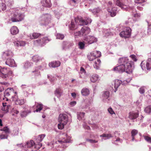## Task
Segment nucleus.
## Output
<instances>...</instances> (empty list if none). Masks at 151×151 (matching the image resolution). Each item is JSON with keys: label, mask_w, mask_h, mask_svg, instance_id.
I'll return each instance as SVG.
<instances>
[{"label": "nucleus", "mask_w": 151, "mask_h": 151, "mask_svg": "<svg viewBox=\"0 0 151 151\" xmlns=\"http://www.w3.org/2000/svg\"><path fill=\"white\" fill-rule=\"evenodd\" d=\"M118 63L119 65L113 68V70L119 72H125L130 73L132 71L133 62L129 61L127 57H122L119 58Z\"/></svg>", "instance_id": "nucleus-1"}, {"label": "nucleus", "mask_w": 151, "mask_h": 151, "mask_svg": "<svg viewBox=\"0 0 151 151\" xmlns=\"http://www.w3.org/2000/svg\"><path fill=\"white\" fill-rule=\"evenodd\" d=\"M24 16L19 10H16L13 13L11 20L12 22H17L21 21L24 19Z\"/></svg>", "instance_id": "nucleus-2"}, {"label": "nucleus", "mask_w": 151, "mask_h": 151, "mask_svg": "<svg viewBox=\"0 0 151 151\" xmlns=\"http://www.w3.org/2000/svg\"><path fill=\"white\" fill-rule=\"evenodd\" d=\"M12 72L11 70L5 68L0 66V76L6 80L8 78L12 76Z\"/></svg>", "instance_id": "nucleus-3"}, {"label": "nucleus", "mask_w": 151, "mask_h": 151, "mask_svg": "<svg viewBox=\"0 0 151 151\" xmlns=\"http://www.w3.org/2000/svg\"><path fill=\"white\" fill-rule=\"evenodd\" d=\"M90 29L88 27H83L80 31L75 32L74 35L75 37H81L88 35L90 32Z\"/></svg>", "instance_id": "nucleus-4"}, {"label": "nucleus", "mask_w": 151, "mask_h": 151, "mask_svg": "<svg viewBox=\"0 0 151 151\" xmlns=\"http://www.w3.org/2000/svg\"><path fill=\"white\" fill-rule=\"evenodd\" d=\"M50 40L47 37H45L40 39L34 40L33 41V43L35 45L42 46H44L46 43Z\"/></svg>", "instance_id": "nucleus-5"}, {"label": "nucleus", "mask_w": 151, "mask_h": 151, "mask_svg": "<svg viewBox=\"0 0 151 151\" xmlns=\"http://www.w3.org/2000/svg\"><path fill=\"white\" fill-rule=\"evenodd\" d=\"M86 44H91L96 42L97 41V39L92 36H87L84 37L83 39Z\"/></svg>", "instance_id": "nucleus-6"}, {"label": "nucleus", "mask_w": 151, "mask_h": 151, "mask_svg": "<svg viewBox=\"0 0 151 151\" xmlns=\"http://www.w3.org/2000/svg\"><path fill=\"white\" fill-rule=\"evenodd\" d=\"M131 29L128 27H126L124 31L121 32L119 34L120 36L122 37L129 38L131 35Z\"/></svg>", "instance_id": "nucleus-7"}, {"label": "nucleus", "mask_w": 151, "mask_h": 151, "mask_svg": "<svg viewBox=\"0 0 151 151\" xmlns=\"http://www.w3.org/2000/svg\"><path fill=\"white\" fill-rule=\"evenodd\" d=\"M68 118L67 115L65 114H60L58 117L59 122L64 123L66 124L68 122Z\"/></svg>", "instance_id": "nucleus-8"}, {"label": "nucleus", "mask_w": 151, "mask_h": 151, "mask_svg": "<svg viewBox=\"0 0 151 151\" xmlns=\"http://www.w3.org/2000/svg\"><path fill=\"white\" fill-rule=\"evenodd\" d=\"M14 89L12 88H8L5 91L4 93V96L6 101L8 100V97L12 95L14 93Z\"/></svg>", "instance_id": "nucleus-9"}, {"label": "nucleus", "mask_w": 151, "mask_h": 151, "mask_svg": "<svg viewBox=\"0 0 151 151\" xmlns=\"http://www.w3.org/2000/svg\"><path fill=\"white\" fill-rule=\"evenodd\" d=\"M75 22L77 23H78L81 25H87V22H86L85 19H83L81 17H77L75 18Z\"/></svg>", "instance_id": "nucleus-10"}, {"label": "nucleus", "mask_w": 151, "mask_h": 151, "mask_svg": "<svg viewBox=\"0 0 151 151\" xmlns=\"http://www.w3.org/2000/svg\"><path fill=\"white\" fill-rule=\"evenodd\" d=\"M51 16L48 14H45L43 15L41 17L42 19L43 20L44 22L43 24H46L48 23L50 21L51 19Z\"/></svg>", "instance_id": "nucleus-11"}, {"label": "nucleus", "mask_w": 151, "mask_h": 151, "mask_svg": "<svg viewBox=\"0 0 151 151\" xmlns=\"http://www.w3.org/2000/svg\"><path fill=\"white\" fill-rule=\"evenodd\" d=\"M116 4L117 6L124 10H126L127 9L128 6L125 5L124 3L121 1L120 0H117L116 2Z\"/></svg>", "instance_id": "nucleus-12"}, {"label": "nucleus", "mask_w": 151, "mask_h": 151, "mask_svg": "<svg viewBox=\"0 0 151 151\" xmlns=\"http://www.w3.org/2000/svg\"><path fill=\"white\" fill-rule=\"evenodd\" d=\"M6 65L10 67H15L17 66L14 59L12 58H8L5 62Z\"/></svg>", "instance_id": "nucleus-13"}, {"label": "nucleus", "mask_w": 151, "mask_h": 151, "mask_svg": "<svg viewBox=\"0 0 151 151\" xmlns=\"http://www.w3.org/2000/svg\"><path fill=\"white\" fill-rule=\"evenodd\" d=\"M139 116V113L138 112H131L129 113V117L131 119L133 120L136 119Z\"/></svg>", "instance_id": "nucleus-14"}, {"label": "nucleus", "mask_w": 151, "mask_h": 151, "mask_svg": "<svg viewBox=\"0 0 151 151\" xmlns=\"http://www.w3.org/2000/svg\"><path fill=\"white\" fill-rule=\"evenodd\" d=\"M42 6L47 7H50L52 6L50 0H43L42 1Z\"/></svg>", "instance_id": "nucleus-15"}, {"label": "nucleus", "mask_w": 151, "mask_h": 151, "mask_svg": "<svg viewBox=\"0 0 151 151\" xmlns=\"http://www.w3.org/2000/svg\"><path fill=\"white\" fill-rule=\"evenodd\" d=\"M60 62L59 61H53L49 64V66L52 68L58 67L60 66Z\"/></svg>", "instance_id": "nucleus-16"}, {"label": "nucleus", "mask_w": 151, "mask_h": 151, "mask_svg": "<svg viewBox=\"0 0 151 151\" xmlns=\"http://www.w3.org/2000/svg\"><path fill=\"white\" fill-rule=\"evenodd\" d=\"M41 35V34L40 33L33 32L30 35L29 37L31 39H35L37 38Z\"/></svg>", "instance_id": "nucleus-17"}, {"label": "nucleus", "mask_w": 151, "mask_h": 151, "mask_svg": "<svg viewBox=\"0 0 151 151\" xmlns=\"http://www.w3.org/2000/svg\"><path fill=\"white\" fill-rule=\"evenodd\" d=\"M94 60V64L93 65L94 67L97 69L99 68V67L100 65V60L99 59L97 58L96 59Z\"/></svg>", "instance_id": "nucleus-18"}, {"label": "nucleus", "mask_w": 151, "mask_h": 151, "mask_svg": "<svg viewBox=\"0 0 151 151\" xmlns=\"http://www.w3.org/2000/svg\"><path fill=\"white\" fill-rule=\"evenodd\" d=\"M10 31L12 35H15L18 33L19 30L17 27L14 26L11 28Z\"/></svg>", "instance_id": "nucleus-19"}, {"label": "nucleus", "mask_w": 151, "mask_h": 151, "mask_svg": "<svg viewBox=\"0 0 151 151\" xmlns=\"http://www.w3.org/2000/svg\"><path fill=\"white\" fill-rule=\"evenodd\" d=\"M114 9H115L116 11V8H114ZM113 8H111V9L108 8L107 10L108 12L110 13V15L111 17H114L115 16L116 14V12L114 11V9L113 10Z\"/></svg>", "instance_id": "nucleus-20"}, {"label": "nucleus", "mask_w": 151, "mask_h": 151, "mask_svg": "<svg viewBox=\"0 0 151 151\" xmlns=\"http://www.w3.org/2000/svg\"><path fill=\"white\" fill-rule=\"evenodd\" d=\"M114 88L116 91L119 86L122 83V81L119 80H116L114 81Z\"/></svg>", "instance_id": "nucleus-21"}, {"label": "nucleus", "mask_w": 151, "mask_h": 151, "mask_svg": "<svg viewBox=\"0 0 151 151\" xmlns=\"http://www.w3.org/2000/svg\"><path fill=\"white\" fill-rule=\"evenodd\" d=\"M25 101L24 99H18L15 101V103L16 105H21L24 104Z\"/></svg>", "instance_id": "nucleus-22"}, {"label": "nucleus", "mask_w": 151, "mask_h": 151, "mask_svg": "<svg viewBox=\"0 0 151 151\" xmlns=\"http://www.w3.org/2000/svg\"><path fill=\"white\" fill-rule=\"evenodd\" d=\"M98 75L96 74H93L91 77V81L93 83H94L98 80Z\"/></svg>", "instance_id": "nucleus-23"}, {"label": "nucleus", "mask_w": 151, "mask_h": 151, "mask_svg": "<svg viewBox=\"0 0 151 151\" xmlns=\"http://www.w3.org/2000/svg\"><path fill=\"white\" fill-rule=\"evenodd\" d=\"M45 136V134H42L39 135L36 139L37 142L40 143L42 141L44 138Z\"/></svg>", "instance_id": "nucleus-24"}, {"label": "nucleus", "mask_w": 151, "mask_h": 151, "mask_svg": "<svg viewBox=\"0 0 151 151\" xmlns=\"http://www.w3.org/2000/svg\"><path fill=\"white\" fill-rule=\"evenodd\" d=\"M13 55V53L10 51H8L4 52L3 54L4 57L6 56L8 57H12Z\"/></svg>", "instance_id": "nucleus-25"}, {"label": "nucleus", "mask_w": 151, "mask_h": 151, "mask_svg": "<svg viewBox=\"0 0 151 151\" xmlns=\"http://www.w3.org/2000/svg\"><path fill=\"white\" fill-rule=\"evenodd\" d=\"M35 145V143L33 140H31L27 142L25 147H31Z\"/></svg>", "instance_id": "nucleus-26"}, {"label": "nucleus", "mask_w": 151, "mask_h": 151, "mask_svg": "<svg viewBox=\"0 0 151 151\" xmlns=\"http://www.w3.org/2000/svg\"><path fill=\"white\" fill-rule=\"evenodd\" d=\"M89 90L87 88H83L81 90V93L83 96H87L89 94Z\"/></svg>", "instance_id": "nucleus-27"}, {"label": "nucleus", "mask_w": 151, "mask_h": 151, "mask_svg": "<svg viewBox=\"0 0 151 151\" xmlns=\"http://www.w3.org/2000/svg\"><path fill=\"white\" fill-rule=\"evenodd\" d=\"M32 60L35 62H37L38 61L42 60L41 58L39 56L37 55H34L32 58Z\"/></svg>", "instance_id": "nucleus-28"}, {"label": "nucleus", "mask_w": 151, "mask_h": 151, "mask_svg": "<svg viewBox=\"0 0 151 151\" xmlns=\"http://www.w3.org/2000/svg\"><path fill=\"white\" fill-rule=\"evenodd\" d=\"M9 83L7 82H0V85H3L8 86L9 85ZM4 90V87L3 86H0V92H2Z\"/></svg>", "instance_id": "nucleus-29"}, {"label": "nucleus", "mask_w": 151, "mask_h": 151, "mask_svg": "<svg viewBox=\"0 0 151 151\" xmlns=\"http://www.w3.org/2000/svg\"><path fill=\"white\" fill-rule=\"evenodd\" d=\"M85 113L84 112H78L77 113V118L78 119L81 120L84 118L85 116Z\"/></svg>", "instance_id": "nucleus-30"}, {"label": "nucleus", "mask_w": 151, "mask_h": 151, "mask_svg": "<svg viewBox=\"0 0 151 151\" xmlns=\"http://www.w3.org/2000/svg\"><path fill=\"white\" fill-rule=\"evenodd\" d=\"M138 131L135 129H134L132 131L131 133L132 137V141L134 140V136L138 133Z\"/></svg>", "instance_id": "nucleus-31"}, {"label": "nucleus", "mask_w": 151, "mask_h": 151, "mask_svg": "<svg viewBox=\"0 0 151 151\" xmlns=\"http://www.w3.org/2000/svg\"><path fill=\"white\" fill-rule=\"evenodd\" d=\"M146 67L147 70L151 69V59L149 58L147 61L146 64Z\"/></svg>", "instance_id": "nucleus-32"}, {"label": "nucleus", "mask_w": 151, "mask_h": 151, "mask_svg": "<svg viewBox=\"0 0 151 151\" xmlns=\"http://www.w3.org/2000/svg\"><path fill=\"white\" fill-rule=\"evenodd\" d=\"M95 58L100 57L101 55V53L99 51H96L92 52Z\"/></svg>", "instance_id": "nucleus-33"}, {"label": "nucleus", "mask_w": 151, "mask_h": 151, "mask_svg": "<svg viewBox=\"0 0 151 151\" xmlns=\"http://www.w3.org/2000/svg\"><path fill=\"white\" fill-rule=\"evenodd\" d=\"M43 108V105L42 104H39L37 106V109L35 111L36 112H40Z\"/></svg>", "instance_id": "nucleus-34"}, {"label": "nucleus", "mask_w": 151, "mask_h": 151, "mask_svg": "<svg viewBox=\"0 0 151 151\" xmlns=\"http://www.w3.org/2000/svg\"><path fill=\"white\" fill-rule=\"evenodd\" d=\"M85 44L84 41L83 42H80L78 43V46H79V48L80 49H83L85 47Z\"/></svg>", "instance_id": "nucleus-35"}, {"label": "nucleus", "mask_w": 151, "mask_h": 151, "mask_svg": "<svg viewBox=\"0 0 151 151\" xmlns=\"http://www.w3.org/2000/svg\"><path fill=\"white\" fill-rule=\"evenodd\" d=\"M69 27L70 29L73 30L76 29V27L74 24V22L73 21H71L70 25H69Z\"/></svg>", "instance_id": "nucleus-36"}, {"label": "nucleus", "mask_w": 151, "mask_h": 151, "mask_svg": "<svg viewBox=\"0 0 151 151\" xmlns=\"http://www.w3.org/2000/svg\"><path fill=\"white\" fill-rule=\"evenodd\" d=\"M88 58L90 61L96 59L92 52L88 56Z\"/></svg>", "instance_id": "nucleus-37"}, {"label": "nucleus", "mask_w": 151, "mask_h": 151, "mask_svg": "<svg viewBox=\"0 0 151 151\" xmlns=\"http://www.w3.org/2000/svg\"><path fill=\"white\" fill-rule=\"evenodd\" d=\"M91 11L94 14H96L99 13L101 11V10L99 8H98L93 9H91Z\"/></svg>", "instance_id": "nucleus-38"}, {"label": "nucleus", "mask_w": 151, "mask_h": 151, "mask_svg": "<svg viewBox=\"0 0 151 151\" xmlns=\"http://www.w3.org/2000/svg\"><path fill=\"white\" fill-rule=\"evenodd\" d=\"M1 131H3L5 132L6 134L9 133L10 132L9 129L6 127H4L3 128L0 129Z\"/></svg>", "instance_id": "nucleus-39"}, {"label": "nucleus", "mask_w": 151, "mask_h": 151, "mask_svg": "<svg viewBox=\"0 0 151 151\" xmlns=\"http://www.w3.org/2000/svg\"><path fill=\"white\" fill-rule=\"evenodd\" d=\"M19 132V128H16L13 131L12 134L14 136H17L18 135Z\"/></svg>", "instance_id": "nucleus-40"}, {"label": "nucleus", "mask_w": 151, "mask_h": 151, "mask_svg": "<svg viewBox=\"0 0 151 151\" xmlns=\"http://www.w3.org/2000/svg\"><path fill=\"white\" fill-rule=\"evenodd\" d=\"M145 112L148 113H150L151 112V105L146 107L145 109Z\"/></svg>", "instance_id": "nucleus-41"}, {"label": "nucleus", "mask_w": 151, "mask_h": 151, "mask_svg": "<svg viewBox=\"0 0 151 151\" xmlns=\"http://www.w3.org/2000/svg\"><path fill=\"white\" fill-rule=\"evenodd\" d=\"M101 137H106L107 139H109L110 138L112 137V136L111 134H102L100 136Z\"/></svg>", "instance_id": "nucleus-42"}, {"label": "nucleus", "mask_w": 151, "mask_h": 151, "mask_svg": "<svg viewBox=\"0 0 151 151\" xmlns=\"http://www.w3.org/2000/svg\"><path fill=\"white\" fill-rule=\"evenodd\" d=\"M103 96L105 99H107L109 96V92L108 91H105L103 94Z\"/></svg>", "instance_id": "nucleus-43"}, {"label": "nucleus", "mask_w": 151, "mask_h": 151, "mask_svg": "<svg viewBox=\"0 0 151 151\" xmlns=\"http://www.w3.org/2000/svg\"><path fill=\"white\" fill-rule=\"evenodd\" d=\"M66 124H64V123L62 122H59V123L58 124V128L59 129H62L64 128V126Z\"/></svg>", "instance_id": "nucleus-44"}, {"label": "nucleus", "mask_w": 151, "mask_h": 151, "mask_svg": "<svg viewBox=\"0 0 151 151\" xmlns=\"http://www.w3.org/2000/svg\"><path fill=\"white\" fill-rule=\"evenodd\" d=\"M6 4L4 3H1V5L0 6V10H1L2 11H4L6 9Z\"/></svg>", "instance_id": "nucleus-45"}, {"label": "nucleus", "mask_w": 151, "mask_h": 151, "mask_svg": "<svg viewBox=\"0 0 151 151\" xmlns=\"http://www.w3.org/2000/svg\"><path fill=\"white\" fill-rule=\"evenodd\" d=\"M8 135L6 134H4L3 133L0 135V138L1 139H7L8 138Z\"/></svg>", "instance_id": "nucleus-46"}, {"label": "nucleus", "mask_w": 151, "mask_h": 151, "mask_svg": "<svg viewBox=\"0 0 151 151\" xmlns=\"http://www.w3.org/2000/svg\"><path fill=\"white\" fill-rule=\"evenodd\" d=\"M56 37L57 39L62 40L64 37V36L63 35L58 33L57 34Z\"/></svg>", "instance_id": "nucleus-47"}, {"label": "nucleus", "mask_w": 151, "mask_h": 151, "mask_svg": "<svg viewBox=\"0 0 151 151\" xmlns=\"http://www.w3.org/2000/svg\"><path fill=\"white\" fill-rule=\"evenodd\" d=\"M10 106H9L8 105L7 106H4V107H3L2 108V110L3 111H4L5 112H7L8 111L9 109V107Z\"/></svg>", "instance_id": "nucleus-48"}, {"label": "nucleus", "mask_w": 151, "mask_h": 151, "mask_svg": "<svg viewBox=\"0 0 151 151\" xmlns=\"http://www.w3.org/2000/svg\"><path fill=\"white\" fill-rule=\"evenodd\" d=\"M38 144H35V148H36L37 149H39V148H40L42 146V144L40 143H37Z\"/></svg>", "instance_id": "nucleus-49"}, {"label": "nucleus", "mask_w": 151, "mask_h": 151, "mask_svg": "<svg viewBox=\"0 0 151 151\" xmlns=\"http://www.w3.org/2000/svg\"><path fill=\"white\" fill-rule=\"evenodd\" d=\"M145 139L147 142L151 143V137L148 136H145L144 137Z\"/></svg>", "instance_id": "nucleus-50"}, {"label": "nucleus", "mask_w": 151, "mask_h": 151, "mask_svg": "<svg viewBox=\"0 0 151 151\" xmlns=\"http://www.w3.org/2000/svg\"><path fill=\"white\" fill-rule=\"evenodd\" d=\"M27 114V113L26 111H23L20 114V115L21 117H26Z\"/></svg>", "instance_id": "nucleus-51"}, {"label": "nucleus", "mask_w": 151, "mask_h": 151, "mask_svg": "<svg viewBox=\"0 0 151 151\" xmlns=\"http://www.w3.org/2000/svg\"><path fill=\"white\" fill-rule=\"evenodd\" d=\"M85 20L86 21V22H87V24H88L89 23H90L91 22V19L88 17H86L85 18Z\"/></svg>", "instance_id": "nucleus-52"}, {"label": "nucleus", "mask_w": 151, "mask_h": 151, "mask_svg": "<svg viewBox=\"0 0 151 151\" xmlns=\"http://www.w3.org/2000/svg\"><path fill=\"white\" fill-rule=\"evenodd\" d=\"M12 115H14L15 114H17L19 113V111L17 110L13 109L12 111Z\"/></svg>", "instance_id": "nucleus-53"}, {"label": "nucleus", "mask_w": 151, "mask_h": 151, "mask_svg": "<svg viewBox=\"0 0 151 151\" xmlns=\"http://www.w3.org/2000/svg\"><path fill=\"white\" fill-rule=\"evenodd\" d=\"M108 111L109 113L111 114H115L114 111H113V110L111 107L109 108L108 109Z\"/></svg>", "instance_id": "nucleus-54"}, {"label": "nucleus", "mask_w": 151, "mask_h": 151, "mask_svg": "<svg viewBox=\"0 0 151 151\" xmlns=\"http://www.w3.org/2000/svg\"><path fill=\"white\" fill-rule=\"evenodd\" d=\"M145 1V0H134V2L138 4L142 3Z\"/></svg>", "instance_id": "nucleus-55"}, {"label": "nucleus", "mask_w": 151, "mask_h": 151, "mask_svg": "<svg viewBox=\"0 0 151 151\" xmlns=\"http://www.w3.org/2000/svg\"><path fill=\"white\" fill-rule=\"evenodd\" d=\"M130 57L134 61H137V59L136 58V56L135 55H132L130 56Z\"/></svg>", "instance_id": "nucleus-56"}, {"label": "nucleus", "mask_w": 151, "mask_h": 151, "mask_svg": "<svg viewBox=\"0 0 151 151\" xmlns=\"http://www.w3.org/2000/svg\"><path fill=\"white\" fill-rule=\"evenodd\" d=\"M87 141L91 143H96L98 142V141L95 140H93L91 139H87Z\"/></svg>", "instance_id": "nucleus-57"}, {"label": "nucleus", "mask_w": 151, "mask_h": 151, "mask_svg": "<svg viewBox=\"0 0 151 151\" xmlns=\"http://www.w3.org/2000/svg\"><path fill=\"white\" fill-rule=\"evenodd\" d=\"M139 92L140 93L142 94L144 93L145 92V90L144 88L143 87L140 88L139 90Z\"/></svg>", "instance_id": "nucleus-58"}, {"label": "nucleus", "mask_w": 151, "mask_h": 151, "mask_svg": "<svg viewBox=\"0 0 151 151\" xmlns=\"http://www.w3.org/2000/svg\"><path fill=\"white\" fill-rule=\"evenodd\" d=\"M70 1L71 3L76 4L79 2V0H70Z\"/></svg>", "instance_id": "nucleus-59"}, {"label": "nucleus", "mask_w": 151, "mask_h": 151, "mask_svg": "<svg viewBox=\"0 0 151 151\" xmlns=\"http://www.w3.org/2000/svg\"><path fill=\"white\" fill-rule=\"evenodd\" d=\"M80 71L81 73H83L84 74H85L86 73L85 70L83 67H81Z\"/></svg>", "instance_id": "nucleus-60"}, {"label": "nucleus", "mask_w": 151, "mask_h": 151, "mask_svg": "<svg viewBox=\"0 0 151 151\" xmlns=\"http://www.w3.org/2000/svg\"><path fill=\"white\" fill-rule=\"evenodd\" d=\"M61 92V89L60 88H58L56 89L55 92L58 94H60Z\"/></svg>", "instance_id": "nucleus-61"}, {"label": "nucleus", "mask_w": 151, "mask_h": 151, "mask_svg": "<svg viewBox=\"0 0 151 151\" xmlns=\"http://www.w3.org/2000/svg\"><path fill=\"white\" fill-rule=\"evenodd\" d=\"M14 43L15 46L17 47L20 46V43L19 42V41L15 42H14Z\"/></svg>", "instance_id": "nucleus-62"}, {"label": "nucleus", "mask_w": 151, "mask_h": 151, "mask_svg": "<svg viewBox=\"0 0 151 151\" xmlns=\"http://www.w3.org/2000/svg\"><path fill=\"white\" fill-rule=\"evenodd\" d=\"M76 101H74L71 102L70 104L71 106H73L76 104Z\"/></svg>", "instance_id": "nucleus-63"}, {"label": "nucleus", "mask_w": 151, "mask_h": 151, "mask_svg": "<svg viewBox=\"0 0 151 151\" xmlns=\"http://www.w3.org/2000/svg\"><path fill=\"white\" fill-rule=\"evenodd\" d=\"M19 42L20 43V46H24L25 44V42L23 41H19Z\"/></svg>", "instance_id": "nucleus-64"}]
</instances>
